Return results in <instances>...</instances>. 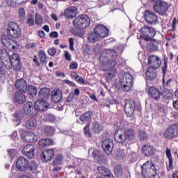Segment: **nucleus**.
I'll return each instance as SVG.
<instances>
[{"label":"nucleus","instance_id":"1","mask_svg":"<svg viewBox=\"0 0 178 178\" xmlns=\"http://www.w3.org/2000/svg\"><path fill=\"white\" fill-rule=\"evenodd\" d=\"M136 137V132L132 128H126L122 127V129H118L114 136L115 141L120 144H123L126 141L134 140Z\"/></svg>","mask_w":178,"mask_h":178},{"label":"nucleus","instance_id":"2","mask_svg":"<svg viewBox=\"0 0 178 178\" xmlns=\"http://www.w3.org/2000/svg\"><path fill=\"white\" fill-rule=\"evenodd\" d=\"M161 63L162 61L161 60V58L158 56H150L148 58L147 65H149V67L146 71V76L149 80H154V79L156 77V72L155 70L159 69Z\"/></svg>","mask_w":178,"mask_h":178},{"label":"nucleus","instance_id":"3","mask_svg":"<svg viewBox=\"0 0 178 178\" xmlns=\"http://www.w3.org/2000/svg\"><path fill=\"white\" fill-rule=\"evenodd\" d=\"M108 56H111L112 58V60L108 62V65H110L111 67H115V66H116V58L118 54L115 50L111 49H105L101 53L100 62L106 66L108 62Z\"/></svg>","mask_w":178,"mask_h":178},{"label":"nucleus","instance_id":"4","mask_svg":"<svg viewBox=\"0 0 178 178\" xmlns=\"http://www.w3.org/2000/svg\"><path fill=\"white\" fill-rule=\"evenodd\" d=\"M141 170L144 178H154L156 175V168L151 161L145 162L141 166Z\"/></svg>","mask_w":178,"mask_h":178},{"label":"nucleus","instance_id":"5","mask_svg":"<svg viewBox=\"0 0 178 178\" xmlns=\"http://www.w3.org/2000/svg\"><path fill=\"white\" fill-rule=\"evenodd\" d=\"M91 20L90 17H88L86 15H82L79 17H76L74 21L73 24L76 29H79L80 30H83V29H86L90 26V22Z\"/></svg>","mask_w":178,"mask_h":178},{"label":"nucleus","instance_id":"6","mask_svg":"<svg viewBox=\"0 0 178 178\" xmlns=\"http://www.w3.org/2000/svg\"><path fill=\"white\" fill-rule=\"evenodd\" d=\"M7 34L11 38H20L22 37V29L15 22H10L7 29Z\"/></svg>","mask_w":178,"mask_h":178},{"label":"nucleus","instance_id":"7","mask_svg":"<svg viewBox=\"0 0 178 178\" xmlns=\"http://www.w3.org/2000/svg\"><path fill=\"white\" fill-rule=\"evenodd\" d=\"M142 35H140V38L145 40V41H151L152 38L155 37L156 31L152 27L148 26H144L140 29Z\"/></svg>","mask_w":178,"mask_h":178},{"label":"nucleus","instance_id":"8","mask_svg":"<svg viewBox=\"0 0 178 178\" xmlns=\"http://www.w3.org/2000/svg\"><path fill=\"white\" fill-rule=\"evenodd\" d=\"M163 137L165 138H176L178 137V124H173L170 126L163 134Z\"/></svg>","mask_w":178,"mask_h":178},{"label":"nucleus","instance_id":"9","mask_svg":"<svg viewBox=\"0 0 178 178\" xmlns=\"http://www.w3.org/2000/svg\"><path fill=\"white\" fill-rule=\"evenodd\" d=\"M16 169L19 172H26L30 169V163L27 159L22 156L16 161Z\"/></svg>","mask_w":178,"mask_h":178},{"label":"nucleus","instance_id":"10","mask_svg":"<svg viewBox=\"0 0 178 178\" xmlns=\"http://www.w3.org/2000/svg\"><path fill=\"white\" fill-rule=\"evenodd\" d=\"M136 110V102L133 99H127L124 104V111L128 118H131L134 115Z\"/></svg>","mask_w":178,"mask_h":178},{"label":"nucleus","instance_id":"11","mask_svg":"<svg viewBox=\"0 0 178 178\" xmlns=\"http://www.w3.org/2000/svg\"><path fill=\"white\" fill-rule=\"evenodd\" d=\"M146 91H147L149 97L152 98V99H154L155 101L161 99V95H162V92L159 88L155 86H149L146 88Z\"/></svg>","mask_w":178,"mask_h":178},{"label":"nucleus","instance_id":"12","mask_svg":"<svg viewBox=\"0 0 178 178\" xmlns=\"http://www.w3.org/2000/svg\"><path fill=\"white\" fill-rule=\"evenodd\" d=\"M10 63L13 70L20 72L22 70V63L19 58V54H13L10 57Z\"/></svg>","mask_w":178,"mask_h":178},{"label":"nucleus","instance_id":"13","mask_svg":"<svg viewBox=\"0 0 178 178\" xmlns=\"http://www.w3.org/2000/svg\"><path fill=\"white\" fill-rule=\"evenodd\" d=\"M145 19L149 24H156L158 23V16L153 12L147 10L145 12Z\"/></svg>","mask_w":178,"mask_h":178},{"label":"nucleus","instance_id":"14","mask_svg":"<svg viewBox=\"0 0 178 178\" xmlns=\"http://www.w3.org/2000/svg\"><path fill=\"white\" fill-rule=\"evenodd\" d=\"M95 32L99 35V38H105L109 34V29L102 24H98L95 28Z\"/></svg>","mask_w":178,"mask_h":178},{"label":"nucleus","instance_id":"15","mask_svg":"<svg viewBox=\"0 0 178 178\" xmlns=\"http://www.w3.org/2000/svg\"><path fill=\"white\" fill-rule=\"evenodd\" d=\"M113 140L112 139H106L102 141V147L107 155H111L113 151Z\"/></svg>","mask_w":178,"mask_h":178},{"label":"nucleus","instance_id":"16","mask_svg":"<svg viewBox=\"0 0 178 178\" xmlns=\"http://www.w3.org/2000/svg\"><path fill=\"white\" fill-rule=\"evenodd\" d=\"M154 10L159 15H165L168 11V4L165 1H161L153 6Z\"/></svg>","mask_w":178,"mask_h":178},{"label":"nucleus","instance_id":"17","mask_svg":"<svg viewBox=\"0 0 178 178\" xmlns=\"http://www.w3.org/2000/svg\"><path fill=\"white\" fill-rule=\"evenodd\" d=\"M131 87H133V76L130 74H127L122 89L123 91L127 92L131 90Z\"/></svg>","mask_w":178,"mask_h":178},{"label":"nucleus","instance_id":"18","mask_svg":"<svg viewBox=\"0 0 178 178\" xmlns=\"http://www.w3.org/2000/svg\"><path fill=\"white\" fill-rule=\"evenodd\" d=\"M54 155H55V152L53 149H45L42 153L41 159L43 162H49L54 159Z\"/></svg>","mask_w":178,"mask_h":178},{"label":"nucleus","instance_id":"19","mask_svg":"<svg viewBox=\"0 0 178 178\" xmlns=\"http://www.w3.org/2000/svg\"><path fill=\"white\" fill-rule=\"evenodd\" d=\"M34 106L36 111L42 112V111L48 109L49 104L45 99H38L35 102Z\"/></svg>","mask_w":178,"mask_h":178},{"label":"nucleus","instance_id":"20","mask_svg":"<svg viewBox=\"0 0 178 178\" xmlns=\"http://www.w3.org/2000/svg\"><path fill=\"white\" fill-rule=\"evenodd\" d=\"M142 154L144 156L147 158H149V156H152L155 154V147L152 145H145L142 147Z\"/></svg>","mask_w":178,"mask_h":178},{"label":"nucleus","instance_id":"21","mask_svg":"<svg viewBox=\"0 0 178 178\" xmlns=\"http://www.w3.org/2000/svg\"><path fill=\"white\" fill-rule=\"evenodd\" d=\"M34 151H35V147L33 145H27L22 149V154L27 158H34Z\"/></svg>","mask_w":178,"mask_h":178},{"label":"nucleus","instance_id":"22","mask_svg":"<svg viewBox=\"0 0 178 178\" xmlns=\"http://www.w3.org/2000/svg\"><path fill=\"white\" fill-rule=\"evenodd\" d=\"M14 102H16V104H19V105H23L24 102H26L27 99V97L24 95V92L17 91L15 92L14 96H13Z\"/></svg>","mask_w":178,"mask_h":178},{"label":"nucleus","instance_id":"23","mask_svg":"<svg viewBox=\"0 0 178 178\" xmlns=\"http://www.w3.org/2000/svg\"><path fill=\"white\" fill-rule=\"evenodd\" d=\"M63 15L66 19H73L77 16V9L74 6H70L65 10Z\"/></svg>","mask_w":178,"mask_h":178},{"label":"nucleus","instance_id":"24","mask_svg":"<svg viewBox=\"0 0 178 178\" xmlns=\"http://www.w3.org/2000/svg\"><path fill=\"white\" fill-rule=\"evenodd\" d=\"M24 111L26 115H29L30 116L37 115L35 107H33V102H27L24 106Z\"/></svg>","mask_w":178,"mask_h":178},{"label":"nucleus","instance_id":"25","mask_svg":"<svg viewBox=\"0 0 178 178\" xmlns=\"http://www.w3.org/2000/svg\"><path fill=\"white\" fill-rule=\"evenodd\" d=\"M15 86V88H17L18 91L22 92L24 93L27 92V83L24 79H20L17 80Z\"/></svg>","mask_w":178,"mask_h":178},{"label":"nucleus","instance_id":"26","mask_svg":"<svg viewBox=\"0 0 178 178\" xmlns=\"http://www.w3.org/2000/svg\"><path fill=\"white\" fill-rule=\"evenodd\" d=\"M52 102H60L62 99V91L59 89H54L51 93Z\"/></svg>","mask_w":178,"mask_h":178},{"label":"nucleus","instance_id":"27","mask_svg":"<svg viewBox=\"0 0 178 178\" xmlns=\"http://www.w3.org/2000/svg\"><path fill=\"white\" fill-rule=\"evenodd\" d=\"M24 140L26 143H35L38 140V137L34 132L28 131L25 135Z\"/></svg>","mask_w":178,"mask_h":178},{"label":"nucleus","instance_id":"28","mask_svg":"<svg viewBox=\"0 0 178 178\" xmlns=\"http://www.w3.org/2000/svg\"><path fill=\"white\" fill-rule=\"evenodd\" d=\"M25 127L29 130H34L37 127V120L33 117L28 119L25 123Z\"/></svg>","mask_w":178,"mask_h":178},{"label":"nucleus","instance_id":"29","mask_svg":"<svg viewBox=\"0 0 178 178\" xmlns=\"http://www.w3.org/2000/svg\"><path fill=\"white\" fill-rule=\"evenodd\" d=\"M92 155L95 159L99 162V163H102V161H104V156L101 153L99 150L95 149L92 152Z\"/></svg>","mask_w":178,"mask_h":178},{"label":"nucleus","instance_id":"30","mask_svg":"<svg viewBox=\"0 0 178 178\" xmlns=\"http://www.w3.org/2000/svg\"><path fill=\"white\" fill-rule=\"evenodd\" d=\"M165 155L169 160V167L168 168V170H172V169H173V159H172V153L170 152V149H166Z\"/></svg>","mask_w":178,"mask_h":178},{"label":"nucleus","instance_id":"31","mask_svg":"<svg viewBox=\"0 0 178 178\" xmlns=\"http://www.w3.org/2000/svg\"><path fill=\"white\" fill-rule=\"evenodd\" d=\"M99 36L98 33L95 32V29H94V31L90 33L88 36V40L89 42H96V41H98L99 40Z\"/></svg>","mask_w":178,"mask_h":178},{"label":"nucleus","instance_id":"32","mask_svg":"<svg viewBox=\"0 0 178 178\" xmlns=\"http://www.w3.org/2000/svg\"><path fill=\"white\" fill-rule=\"evenodd\" d=\"M22 119H23V111L17 110L14 115V120L17 122V125L20 124V122H22Z\"/></svg>","mask_w":178,"mask_h":178},{"label":"nucleus","instance_id":"33","mask_svg":"<svg viewBox=\"0 0 178 178\" xmlns=\"http://www.w3.org/2000/svg\"><path fill=\"white\" fill-rule=\"evenodd\" d=\"M51 90L49 88H43L39 92L40 98H49Z\"/></svg>","mask_w":178,"mask_h":178},{"label":"nucleus","instance_id":"34","mask_svg":"<svg viewBox=\"0 0 178 178\" xmlns=\"http://www.w3.org/2000/svg\"><path fill=\"white\" fill-rule=\"evenodd\" d=\"M18 17L20 23H24L26 19V10L24 8H20L18 10Z\"/></svg>","mask_w":178,"mask_h":178},{"label":"nucleus","instance_id":"35","mask_svg":"<svg viewBox=\"0 0 178 178\" xmlns=\"http://www.w3.org/2000/svg\"><path fill=\"white\" fill-rule=\"evenodd\" d=\"M92 130L94 133H99L102 130V126L98 122H95L92 125Z\"/></svg>","mask_w":178,"mask_h":178},{"label":"nucleus","instance_id":"36","mask_svg":"<svg viewBox=\"0 0 178 178\" xmlns=\"http://www.w3.org/2000/svg\"><path fill=\"white\" fill-rule=\"evenodd\" d=\"M114 173L117 177H121L123 175V168H122V165H115Z\"/></svg>","mask_w":178,"mask_h":178},{"label":"nucleus","instance_id":"37","mask_svg":"<svg viewBox=\"0 0 178 178\" xmlns=\"http://www.w3.org/2000/svg\"><path fill=\"white\" fill-rule=\"evenodd\" d=\"M1 42L5 45V47H8V45H10L12 44V40L8 37L6 35H3L1 36Z\"/></svg>","mask_w":178,"mask_h":178},{"label":"nucleus","instance_id":"38","mask_svg":"<svg viewBox=\"0 0 178 178\" xmlns=\"http://www.w3.org/2000/svg\"><path fill=\"white\" fill-rule=\"evenodd\" d=\"M91 112L88 111L81 115L80 120L81 122H88L91 119Z\"/></svg>","mask_w":178,"mask_h":178},{"label":"nucleus","instance_id":"39","mask_svg":"<svg viewBox=\"0 0 178 178\" xmlns=\"http://www.w3.org/2000/svg\"><path fill=\"white\" fill-rule=\"evenodd\" d=\"M44 134L46 136H54V133H55V129L52 128V127L47 126L44 129Z\"/></svg>","mask_w":178,"mask_h":178},{"label":"nucleus","instance_id":"40","mask_svg":"<svg viewBox=\"0 0 178 178\" xmlns=\"http://www.w3.org/2000/svg\"><path fill=\"white\" fill-rule=\"evenodd\" d=\"M39 57L40 59L41 65H45L47 63V54H45V51H39Z\"/></svg>","mask_w":178,"mask_h":178},{"label":"nucleus","instance_id":"41","mask_svg":"<svg viewBox=\"0 0 178 178\" xmlns=\"http://www.w3.org/2000/svg\"><path fill=\"white\" fill-rule=\"evenodd\" d=\"M138 137L140 140H147V138H148V135H147V132L145 131L139 130Z\"/></svg>","mask_w":178,"mask_h":178},{"label":"nucleus","instance_id":"42","mask_svg":"<svg viewBox=\"0 0 178 178\" xmlns=\"http://www.w3.org/2000/svg\"><path fill=\"white\" fill-rule=\"evenodd\" d=\"M124 151L120 149H118L115 152V156L118 158V159H123V158H124Z\"/></svg>","mask_w":178,"mask_h":178},{"label":"nucleus","instance_id":"43","mask_svg":"<svg viewBox=\"0 0 178 178\" xmlns=\"http://www.w3.org/2000/svg\"><path fill=\"white\" fill-rule=\"evenodd\" d=\"M37 168H38V164L37 162L32 161L29 164V168L31 172H35L37 170Z\"/></svg>","mask_w":178,"mask_h":178},{"label":"nucleus","instance_id":"44","mask_svg":"<svg viewBox=\"0 0 178 178\" xmlns=\"http://www.w3.org/2000/svg\"><path fill=\"white\" fill-rule=\"evenodd\" d=\"M27 90L30 94V95H37V89L34 86H29Z\"/></svg>","mask_w":178,"mask_h":178},{"label":"nucleus","instance_id":"45","mask_svg":"<svg viewBox=\"0 0 178 178\" xmlns=\"http://www.w3.org/2000/svg\"><path fill=\"white\" fill-rule=\"evenodd\" d=\"M163 97H164L165 99H169L170 98H172V92H170V90L168 89L164 90L163 92Z\"/></svg>","mask_w":178,"mask_h":178},{"label":"nucleus","instance_id":"46","mask_svg":"<svg viewBox=\"0 0 178 178\" xmlns=\"http://www.w3.org/2000/svg\"><path fill=\"white\" fill-rule=\"evenodd\" d=\"M62 156H57L54 161V164L56 165H62Z\"/></svg>","mask_w":178,"mask_h":178},{"label":"nucleus","instance_id":"47","mask_svg":"<svg viewBox=\"0 0 178 178\" xmlns=\"http://www.w3.org/2000/svg\"><path fill=\"white\" fill-rule=\"evenodd\" d=\"M35 22L36 24H41V23H42V18H41V16H40V15H35Z\"/></svg>","mask_w":178,"mask_h":178},{"label":"nucleus","instance_id":"48","mask_svg":"<svg viewBox=\"0 0 178 178\" xmlns=\"http://www.w3.org/2000/svg\"><path fill=\"white\" fill-rule=\"evenodd\" d=\"M69 42H70V49L71 51H74V38H70L69 39Z\"/></svg>","mask_w":178,"mask_h":178},{"label":"nucleus","instance_id":"49","mask_svg":"<svg viewBox=\"0 0 178 178\" xmlns=\"http://www.w3.org/2000/svg\"><path fill=\"white\" fill-rule=\"evenodd\" d=\"M7 56H8V52H6V50H5V49L0 50L1 59H3L4 58H6Z\"/></svg>","mask_w":178,"mask_h":178},{"label":"nucleus","instance_id":"50","mask_svg":"<svg viewBox=\"0 0 178 178\" xmlns=\"http://www.w3.org/2000/svg\"><path fill=\"white\" fill-rule=\"evenodd\" d=\"M48 54L50 56H54L56 54V49L51 47L48 50Z\"/></svg>","mask_w":178,"mask_h":178},{"label":"nucleus","instance_id":"51","mask_svg":"<svg viewBox=\"0 0 178 178\" xmlns=\"http://www.w3.org/2000/svg\"><path fill=\"white\" fill-rule=\"evenodd\" d=\"M65 58L68 62H70V60H72V55H70V53H69V51L65 52Z\"/></svg>","mask_w":178,"mask_h":178},{"label":"nucleus","instance_id":"52","mask_svg":"<svg viewBox=\"0 0 178 178\" xmlns=\"http://www.w3.org/2000/svg\"><path fill=\"white\" fill-rule=\"evenodd\" d=\"M6 73V71H5V68H3V65H0V75L1 77H3Z\"/></svg>","mask_w":178,"mask_h":178},{"label":"nucleus","instance_id":"53","mask_svg":"<svg viewBox=\"0 0 178 178\" xmlns=\"http://www.w3.org/2000/svg\"><path fill=\"white\" fill-rule=\"evenodd\" d=\"M45 141H46L47 147H48V145H54V140H52V139H51V138H47V139H45Z\"/></svg>","mask_w":178,"mask_h":178},{"label":"nucleus","instance_id":"54","mask_svg":"<svg viewBox=\"0 0 178 178\" xmlns=\"http://www.w3.org/2000/svg\"><path fill=\"white\" fill-rule=\"evenodd\" d=\"M11 138L15 142L17 141V140H19V136H17V132H14L11 136Z\"/></svg>","mask_w":178,"mask_h":178},{"label":"nucleus","instance_id":"55","mask_svg":"<svg viewBox=\"0 0 178 178\" xmlns=\"http://www.w3.org/2000/svg\"><path fill=\"white\" fill-rule=\"evenodd\" d=\"M40 147H47V142L45 139H42L39 141Z\"/></svg>","mask_w":178,"mask_h":178},{"label":"nucleus","instance_id":"56","mask_svg":"<svg viewBox=\"0 0 178 178\" xmlns=\"http://www.w3.org/2000/svg\"><path fill=\"white\" fill-rule=\"evenodd\" d=\"M64 83L65 84H68V86H71L72 87H75V86H76V83H74V82L70 81H69L67 79L64 80Z\"/></svg>","mask_w":178,"mask_h":178},{"label":"nucleus","instance_id":"57","mask_svg":"<svg viewBox=\"0 0 178 178\" xmlns=\"http://www.w3.org/2000/svg\"><path fill=\"white\" fill-rule=\"evenodd\" d=\"M76 81L79 83V84H84V79H83V77L80 76L78 75Z\"/></svg>","mask_w":178,"mask_h":178},{"label":"nucleus","instance_id":"58","mask_svg":"<svg viewBox=\"0 0 178 178\" xmlns=\"http://www.w3.org/2000/svg\"><path fill=\"white\" fill-rule=\"evenodd\" d=\"M84 134H88V136H90V132H89V130H90V126L88 124H87L84 129Z\"/></svg>","mask_w":178,"mask_h":178},{"label":"nucleus","instance_id":"59","mask_svg":"<svg viewBox=\"0 0 178 178\" xmlns=\"http://www.w3.org/2000/svg\"><path fill=\"white\" fill-rule=\"evenodd\" d=\"M49 37H51V38H58V32L54 31L50 33Z\"/></svg>","mask_w":178,"mask_h":178},{"label":"nucleus","instance_id":"60","mask_svg":"<svg viewBox=\"0 0 178 178\" xmlns=\"http://www.w3.org/2000/svg\"><path fill=\"white\" fill-rule=\"evenodd\" d=\"M77 67H78V64L76 63H72L70 65V69H72V70H76L77 69Z\"/></svg>","mask_w":178,"mask_h":178},{"label":"nucleus","instance_id":"61","mask_svg":"<svg viewBox=\"0 0 178 178\" xmlns=\"http://www.w3.org/2000/svg\"><path fill=\"white\" fill-rule=\"evenodd\" d=\"M71 77L72 79H74L75 80H76L77 77H79V74L76 72H73L71 73Z\"/></svg>","mask_w":178,"mask_h":178},{"label":"nucleus","instance_id":"62","mask_svg":"<svg viewBox=\"0 0 178 178\" xmlns=\"http://www.w3.org/2000/svg\"><path fill=\"white\" fill-rule=\"evenodd\" d=\"M27 23L28 24H29V26H33V24H34V19L33 18H29L27 20Z\"/></svg>","mask_w":178,"mask_h":178},{"label":"nucleus","instance_id":"63","mask_svg":"<svg viewBox=\"0 0 178 178\" xmlns=\"http://www.w3.org/2000/svg\"><path fill=\"white\" fill-rule=\"evenodd\" d=\"M113 76H115V74L113 72H110L107 75L106 79H108V80H111V79H113Z\"/></svg>","mask_w":178,"mask_h":178},{"label":"nucleus","instance_id":"64","mask_svg":"<svg viewBox=\"0 0 178 178\" xmlns=\"http://www.w3.org/2000/svg\"><path fill=\"white\" fill-rule=\"evenodd\" d=\"M172 178H178V171H175L172 175Z\"/></svg>","mask_w":178,"mask_h":178}]
</instances>
